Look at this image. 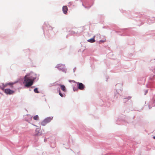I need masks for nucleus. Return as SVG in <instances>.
Wrapping results in <instances>:
<instances>
[{"mask_svg": "<svg viewBox=\"0 0 155 155\" xmlns=\"http://www.w3.org/2000/svg\"><path fill=\"white\" fill-rule=\"evenodd\" d=\"M36 78L32 76L30 74L26 75L24 78V84L27 87L31 86L33 84Z\"/></svg>", "mask_w": 155, "mask_h": 155, "instance_id": "obj_1", "label": "nucleus"}, {"mask_svg": "<svg viewBox=\"0 0 155 155\" xmlns=\"http://www.w3.org/2000/svg\"><path fill=\"white\" fill-rule=\"evenodd\" d=\"M2 90L4 91V92L7 94L11 95L14 94L15 93V91H14L11 90L9 88L5 89H2Z\"/></svg>", "mask_w": 155, "mask_h": 155, "instance_id": "obj_2", "label": "nucleus"}, {"mask_svg": "<svg viewBox=\"0 0 155 155\" xmlns=\"http://www.w3.org/2000/svg\"><path fill=\"white\" fill-rule=\"evenodd\" d=\"M72 81L75 82L74 81ZM75 83H76L77 86L79 89L81 90H83L84 89L85 86L82 83L78 82H75Z\"/></svg>", "mask_w": 155, "mask_h": 155, "instance_id": "obj_3", "label": "nucleus"}, {"mask_svg": "<svg viewBox=\"0 0 155 155\" xmlns=\"http://www.w3.org/2000/svg\"><path fill=\"white\" fill-rule=\"evenodd\" d=\"M68 10V9L67 6H64L63 7L62 10L64 14H66L67 13Z\"/></svg>", "mask_w": 155, "mask_h": 155, "instance_id": "obj_4", "label": "nucleus"}, {"mask_svg": "<svg viewBox=\"0 0 155 155\" xmlns=\"http://www.w3.org/2000/svg\"><path fill=\"white\" fill-rule=\"evenodd\" d=\"M59 85L60 86L61 90L62 91L64 92H66V88L64 85L61 84H59Z\"/></svg>", "mask_w": 155, "mask_h": 155, "instance_id": "obj_5", "label": "nucleus"}, {"mask_svg": "<svg viewBox=\"0 0 155 155\" xmlns=\"http://www.w3.org/2000/svg\"><path fill=\"white\" fill-rule=\"evenodd\" d=\"M40 130L39 128H37L36 129V134L35 135L36 136H38L39 135H41V134L40 132Z\"/></svg>", "mask_w": 155, "mask_h": 155, "instance_id": "obj_6", "label": "nucleus"}, {"mask_svg": "<svg viewBox=\"0 0 155 155\" xmlns=\"http://www.w3.org/2000/svg\"><path fill=\"white\" fill-rule=\"evenodd\" d=\"M87 41L91 43H93L95 41L94 38H92L90 39H88L87 40Z\"/></svg>", "mask_w": 155, "mask_h": 155, "instance_id": "obj_7", "label": "nucleus"}, {"mask_svg": "<svg viewBox=\"0 0 155 155\" xmlns=\"http://www.w3.org/2000/svg\"><path fill=\"white\" fill-rule=\"evenodd\" d=\"M45 120L47 123H48L51 121V118L50 117H48L45 119Z\"/></svg>", "mask_w": 155, "mask_h": 155, "instance_id": "obj_8", "label": "nucleus"}, {"mask_svg": "<svg viewBox=\"0 0 155 155\" xmlns=\"http://www.w3.org/2000/svg\"><path fill=\"white\" fill-rule=\"evenodd\" d=\"M47 123L44 120L43 121L41 122V124L43 126H45Z\"/></svg>", "mask_w": 155, "mask_h": 155, "instance_id": "obj_9", "label": "nucleus"}, {"mask_svg": "<svg viewBox=\"0 0 155 155\" xmlns=\"http://www.w3.org/2000/svg\"><path fill=\"white\" fill-rule=\"evenodd\" d=\"M33 119L35 120H39V117L38 115H37L34 116L33 117Z\"/></svg>", "mask_w": 155, "mask_h": 155, "instance_id": "obj_10", "label": "nucleus"}, {"mask_svg": "<svg viewBox=\"0 0 155 155\" xmlns=\"http://www.w3.org/2000/svg\"><path fill=\"white\" fill-rule=\"evenodd\" d=\"M59 95L62 97H63L64 96V95L62 94L60 90L59 91Z\"/></svg>", "mask_w": 155, "mask_h": 155, "instance_id": "obj_11", "label": "nucleus"}, {"mask_svg": "<svg viewBox=\"0 0 155 155\" xmlns=\"http://www.w3.org/2000/svg\"><path fill=\"white\" fill-rule=\"evenodd\" d=\"M34 91L36 93H39V92L38 91V89H37V88H36L34 89Z\"/></svg>", "mask_w": 155, "mask_h": 155, "instance_id": "obj_12", "label": "nucleus"}, {"mask_svg": "<svg viewBox=\"0 0 155 155\" xmlns=\"http://www.w3.org/2000/svg\"><path fill=\"white\" fill-rule=\"evenodd\" d=\"M14 84V83H8L7 84L8 85H9L11 86H12Z\"/></svg>", "mask_w": 155, "mask_h": 155, "instance_id": "obj_13", "label": "nucleus"}, {"mask_svg": "<svg viewBox=\"0 0 155 155\" xmlns=\"http://www.w3.org/2000/svg\"><path fill=\"white\" fill-rule=\"evenodd\" d=\"M153 139H155V136H154V137H153Z\"/></svg>", "mask_w": 155, "mask_h": 155, "instance_id": "obj_14", "label": "nucleus"}, {"mask_svg": "<svg viewBox=\"0 0 155 155\" xmlns=\"http://www.w3.org/2000/svg\"><path fill=\"white\" fill-rule=\"evenodd\" d=\"M73 90H74V91H75V90H74V89H73Z\"/></svg>", "mask_w": 155, "mask_h": 155, "instance_id": "obj_15", "label": "nucleus"}, {"mask_svg": "<svg viewBox=\"0 0 155 155\" xmlns=\"http://www.w3.org/2000/svg\"><path fill=\"white\" fill-rule=\"evenodd\" d=\"M35 126H36L35 125H34Z\"/></svg>", "mask_w": 155, "mask_h": 155, "instance_id": "obj_16", "label": "nucleus"}]
</instances>
